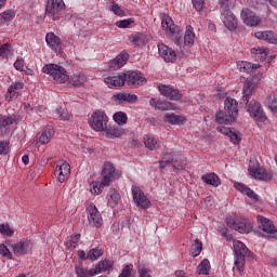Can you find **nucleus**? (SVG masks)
<instances>
[{
    "label": "nucleus",
    "mask_w": 277,
    "mask_h": 277,
    "mask_svg": "<svg viewBox=\"0 0 277 277\" xmlns=\"http://www.w3.org/2000/svg\"><path fill=\"white\" fill-rule=\"evenodd\" d=\"M42 72L45 75H50L55 83H68L70 81V76H68V71L66 68L62 67L57 64H47L42 68Z\"/></svg>",
    "instance_id": "nucleus-1"
},
{
    "label": "nucleus",
    "mask_w": 277,
    "mask_h": 277,
    "mask_svg": "<svg viewBox=\"0 0 277 277\" xmlns=\"http://www.w3.org/2000/svg\"><path fill=\"white\" fill-rule=\"evenodd\" d=\"M160 169L168 168L172 166L173 170H185L187 167V159L182 155H173L171 151L163 154L162 158L159 160Z\"/></svg>",
    "instance_id": "nucleus-2"
},
{
    "label": "nucleus",
    "mask_w": 277,
    "mask_h": 277,
    "mask_svg": "<svg viewBox=\"0 0 277 277\" xmlns=\"http://www.w3.org/2000/svg\"><path fill=\"white\" fill-rule=\"evenodd\" d=\"M235 265L238 272L246 269V259L252 258V252L239 240H234Z\"/></svg>",
    "instance_id": "nucleus-3"
},
{
    "label": "nucleus",
    "mask_w": 277,
    "mask_h": 277,
    "mask_svg": "<svg viewBox=\"0 0 277 277\" xmlns=\"http://www.w3.org/2000/svg\"><path fill=\"white\" fill-rule=\"evenodd\" d=\"M64 0H48L45 8V17L51 21H60L62 12L64 10Z\"/></svg>",
    "instance_id": "nucleus-4"
},
{
    "label": "nucleus",
    "mask_w": 277,
    "mask_h": 277,
    "mask_svg": "<svg viewBox=\"0 0 277 277\" xmlns=\"http://www.w3.org/2000/svg\"><path fill=\"white\" fill-rule=\"evenodd\" d=\"M109 119L107 118V115L103 111H95L92 114L89 124L93 131H100L103 132L105 129H107V122Z\"/></svg>",
    "instance_id": "nucleus-5"
},
{
    "label": "nucleus",
    "mask_w": 277,
    "mask_h": 277,
    "mask_svg": "<svg viewBox=\"0 0 277 277\" xmlns=\"http://www.w3.org/2000/svg\"><path fill=\"white\" fill-rule=\"evenodd\" d=\"M120 171L116 170V167L111 164V162H105L103 170H102V181L103 185H108L111 183V181H116L120 179Z\"/></svg>",
    "instance_id": "nucleus-6"
},
{
    "label": "nucleus",
    "mask_w": 277,
    "mask_h": 277,
    "mask_svg": "<svg viewBox=\"0 0 277 277\" xmlns=\"http://www.w3.org/2000/svg\"><path fill=\"white\" fill-rule=\"evenodd\" d=\"M221 8L223 10V12L221 13V17L225 27L229 31H235V29H237V19L235 18V14L230 12L227 3H223Z\"/></svg>",
    "instance_id": "nucleus-7"
},
{
    "label": "nucleus",
    "mask_w": 277,
    "mask_h": 277,
    "mask_svg": "<svg viewBox=\"0 0 277 277\" xmlns=\"http://www.w3.org/2000/svg\"><path fill=\"white\" fill-rule=\"evenodd\" d=\"M87 212L89 224L95 228H101L103 226V216L101 215V212H98L96 206L94 203H89L87 206Z\"/></svg>",
    "instance_id": "nucleus-8"
},
{
    "label": "nucleus",
    "mask_w": 277,
    "mask_h": 277,
    "mask_svg": "<svg viewBox=\"0 0 277 277\" xmlns=\"http://www.w3.org/2000/svg\"><path fill=\"white\" fill-rule=\"evenodd\" d=\"M258 222H259L260 230L264 232L263 237H276L277 236L276 227L274 226V223L269 219L259 215Z\"/></svg>",
    "instance_id": "nucleus-9"
},
{
    "label": "nucleus",
    "mask_w": 277,
    "mask_h": 277,
    "mask_svg": "<svg viewBox=\"0 0 277 277\" xmlns=\"http://www.w3.org/2000/svg\"><path fill=\"white\" fill-rule=\"evenodd\" d=\"M248 113L250 114L251 118L256 120L258 122H265L267 117L261 107V104L254 100H252L248 106Z\"/></svg>",
    "instance_id": "nucleus-10"
},
{
    "label": "nucleus",
    "mask_w": 277,
    "mask_h": 277,
    "mask_svg": "<svg viewBox=\"0 0 277 277\" xmlns=\"http://www.w3.org/2000/svg\"><path fill=\"white\" fill-rule=\"evenodd\" d=\"M132 196L136 207H141V209L150 207V200L146 198L141 187L132 186Z\"/></svg>",
    "instance_id": "nucleus-11"
},
{
    "label": "nucleus",
    "mask_w": 277,
    "mask_h": 277,
    "mask_svg": "<svg viewBox=\"0 0 277 277\" xmlns=\"http://www.w3.org/2000/svg\"><path fill=\"white\" fill-rule=\"evenodd\" d=\"M126 83L132 85L133 88H140V85H145L146 78L140 71H127Z\"/></svg>",
    "instance_id": "nucleus-12"
},
{
    "label": "nucleus",
    "mask_w": 277,
    "mask_h": 277,
    "mask_svg": "<svg viewBox=\"0 0 277 277\" xmlns=\"http://www.w3.org/2000/svg\"><path fill=\"white\" fill-rule=\"evenodd\" d=\"M241 19L248 27H259L261 25V17L250 9H243L241 12Z\"/></svg>",
    "instance_id": "nucleus-13"
},
{
    "label": "nucleus",
    "mask_w": 277,
    "mask_h": 277,
    "mask_svg": "<svg viewBox=\"0 0 277 277\" xmlns=\"http://www.w3.org/2000/svg\"><path fill=\"white\" fill-rule=\"evenodd\" d=\"M158 53L167 63L174 64L176 62V51L163 43H158Z\"/></svg>",
    "instance_id": "nucleus-14"
},
{
    "label": "nucleus",
    "mask_w": 277,
    "mask_h": 277,
    "mask_svg": "<svg viewBox=\"0 0 277 277\" xmlns=\"http://www.w3.org/2000/svg\"><path fill=\"white\" fill-rule=\"evenodd\" d=\"M158 90L162 96L169 98L170 101H181V98H183L181 92H179L176 89H173L172 85L160 84Z\"/></svg>",
    "instance_id": "nucleus-15"
},
{
    "label": "nucleus",
    "mask_w": 277,
    "mask_h": 277,
    "mask_svg": "<svg viewBox=\"0 0 277 277\" xmlns=\"http://www.w3.org/2000/svg\"><path fill=\"white\" fill-rule=\"evenodd\" d=\"M226 224L229 228H233V230H237V233L243 234V233H250V230H252V227L250 226V224L246 222H241L234 217H227Z\"/></svg>",
    "instance_id": "nucleus-16"
},
{
    "label": "nucleus",
    "mask_w": 277,
    "mask_h": 277,
    "mask_svg": "<svg viewBox=\"0 0 277 277\" xmlns=\"http://www.w3.org/2000/svg\"><path fill=\"white\" fill-rule=\"evenodd\" d=\"M253 92H254V82L252 81V78H245L243 87H242L243 96L240 100V104L248 105V103H250V97L252 96Z\"/></svg>",
    "instance_id": "nucleus-17"
},
{
    "label": "nucleus",
    "mask_w": 277,
    "mask_h": 277,
    "mask_svg": "<svg viewBox=\"0 0 277 277\" xmlns=\"http://www.w3.org/2000/svg\"><path fill=\"white\" fill-rule=\"evenodd\" d=\"M45 42L52 51H55V53H60L62 51V39H60V37L55 36L54 32L47 34Z\"/></svg>",
    "instance_id": "nucleus-18"
},
{
    "label": "nucleus",
    "mask_w": 277,
    "mask_h": 277,
    "mask_svg": "<svg viewBox=\"0 0 277 277\" xmlns=\"http://www.w3.org/2000/svg\"><path fill=\"white\" fill-rule=\"evenodd\" d=\"M31 248H34V245L30 240H21L19 242L12 245V250L14 254H17L19 256L23 254H27V252H29Z\"/></svg>",
    "instance_id": "nucleus-19"
},
{
    "label": "nucleus",
    "mask_w": 277,
    "mask_h": 277,
    "mask_svg": "<svg viewBox=\"0 0 277 277\" xmlns=\"http://www.w3.org/2000/svg\"><path fill=\"white\" fill-rule=\"evenodd\" d=\"M104 81L109 88H122V85L126 83V76L124 74H117L114 76H108Z\"/></svg>",
    "instance_id": "nucleus-20"
},
{
    "label": "nucleus",
    "mask_w": 277,
    "mask_h": 277,
    "mask_svg": "<svg viewBox=\"0 0 277 277\" xmlns=\"http://www.w3.org/2000/svg\"><path fill=\"white\" fill-rule=\"evenodd\" d=\"M161 27L168 36H174V34H176V31H179V27H176V25H174L172 17H170L169 15L162 16Z\"/></svg>",
    "instance_id": "nucleus-21"
},
{
    "label": "nucleus",
    "mask_w": 277,
    "mask_h": 277,
    "mask_svg": "<svg viewBox=\"0 0 277 277\" xmlns=\"http://www.w3.org/2000/svg\"><path fill=\"white\" fill-rule=\"evenodd\" d=\"M58 182L64 183L68 180V176L70 175V164L64 160H60L58 164Z\"/></svg>",
    "instance_id": "nucleus-22"
},
{
    "label": "nucleus",
    "mask_w": 277,
    "mask_h": 277,
    "mask_svg": "<svg viewBox=\"0 0 277 277\" xmlns=\"http://www.w3.org/2000/svg\"><path fill=\"white\" fill-rule=\"evenodd\" d=\"M164 122H167L168 124L183 127L185 122H187V118H185V116L176 115L174 113H168L164 116Z\"/></svg>",
    "instance_id": "nucleus-23"
},
{
    "label": "nucleus",
    "mask_w": 277,
    "mask_h": 277,
    "mask_svg": "<svg viewBox=\"0 0 277 277\" xmlns=\"http://www.w3.org/2000/svg\"><path fill=\"white\" fill-rule=\"evenodd\" d=\"M224 109L226 114H229V116H234L237 118L239 114V104L237 103V100L233 97H227L225 100V106Z\"/></svg>",
    "instance_id": "nucleus-24"
},
{
    "label": "nucleus",
    "mask_w": 277,
    "mask_h": 277,
    "mask_svg": "<svg viewBox=\"0 0 277 277\" xmlns=\"http://www.w3.org/2000/svg\"><path fill=\"white\" fill-rule=\"evenodd\" d=\"M129 60V54L127 52H121L115 60H113L109 63V68H113V70H118L127 64V61Z\"/></svg>",
    "instance_id": "nucleus-25"
},
{
    "label": "nucleus",
    "mask_w": 277,
    "mask_h": 277,
    "mask_svg": "<svg viewBox=\"0 0 277 277\" xmlns=\"http://www.w3.org/2000/svg\"><path fill=\"white\" fill-rule=\"evenodd\" d=\"M104 133L106 137L115 140V137H122L124 135V130L118 126H106Z\"/></svg>",
    "instance_id": "nucleus-26"
},
{
    "label": "nucleus",
    "mask_w": 277,
    "mask_h": 277,
    "mask_svg": "<svg viewBox=\"0 0 277 277\" xmlns=\"http://www.w3.org/2000/svg\"><path fill=\"white\" fill-rule=\"evenodd\" d=\"M215 120L219 124H233V122L237 120V117L229 115L228 113H226V110H220L215 115Z\"/></svg>",
    "instance_id": "nucleus-27"
},
{
    "label": "nucleus",
    "mask_w": 277,
    "mask_h": 277,
    "mask_svg": "<svg viewBox=\"0 0 277 277\" xmlns=\"http://www.w3.org/2000/svg\"><path fill=\"white\" fill-rule=\"evenodd\" d=\"M249 174L258 181H272V173L267 172L265 169H249Z\"/></svg>",
    "instance_id": "nucleus-28"
},
{
    "label": "nucleus",
    "mask_w": 277,
    "mask_h": 277,
    "mask_svg": "<svg viewBox=\"0 0 277 277\" xmlns=\"http://www.w3.org/2000/svg\"><path fill=\"white\" fill-rule=\"evenodd\" d=\"M255 38H258L259 40H265L266 42H269L271 44H277V34H275L272 30L256 31Z\"/></svg>",
    "instance_id": "nucleus-29"
},
{
    "label": "nucleus",
    "mask_w": 277,
    "mask_h": 277,
    "mask_svg": "<svg viewBox=\"0 0 277 277\" xmlns=\"http://www.w3.org/2000/svg\"><path fill=\"white\" fill-rule=\"evenodd\" d=\"M19 120L21 119L16 115H0V129H8V127H12V124H18Z\"/></svg>",
    "instance_id": "nucleus-30"
},
{
    "label": "nucleus",
    "mask_w": 277,
    "mask_h": 277,
    "mask_svg": "<svg viewBox=\"0 0 277 277\" xmlns=\"http://www.w3.org/2000/svg\"><path fill=\"white\" fill-rule=\"evenodd\" d=\"M114 100L117 101V103H136L137 95L122 92L115 94Z\"/></svg>",
    "instance_id": "nucleus-31"
},
{
    "label": "nucleus",
    "mask_w": 277,
    "mask_h": 277,
    "mask_svg": "<svg viewBox=\"0 0 277 277\" xmlns=\"http://www.w3.org/2000/svg\"><path fill=\"white\" fill-rule=\"evenodd\" d=\"M144 144L148 150H157L161 146V142L150 134L144 136Z\"/></svg>",
    "instance_id": "nucleus-32"
},
{
    "label": "nucleus",
    "mask_w": 277,
    "mask_h": 277,
    "mask_svg": "<svg viewBox=\"0 0 277 277\" xmlns=\"http://www.w3.org/2000/svg\"><path fill=\"white\" fill-rule=\"evenodd\" d=\"M201 180L203 183H207V185H212L213 187H220V185H222L220 176L215 173L205 174L201 176Z\"/></svg>",
    "instance_id": "nucleus-33"
},
{
    "label": "nucleus",
    "mask_w": 277,
    "mask_h": 277,
    "mask_svg": "<svg viewBox=\"0 0 277 277\" xmlns=\"http://www.w3.org/2000/svg\"><path fill=\"white\" fill-rule=\"evenodd\" d=\"M88 81V78L84 76V74L77 72L69 78V81H67L68 85H71L72 88L77 85H83Z\"/></svg>",
    "instance_id": "nucleus-34"
},
{
    "label": "nucleus",
    "mask_w": 277,
    "mask_h": 277,
    "mask_svg": "<svg viewBox=\"0 0 277 277\" xmlns=\"http://www.w3.org/2000/svg\"><path fill=\"white\" fill-rule=\"evenodd\" d=\"M53 135H55V129H53L51 126H48L39 137L40 144H49Z\"/></svg>",
    "instance_id": "nucleus-35"
},
{
    "label": "nucleus",
    "mask_w": 277,
    "mask_h": 277,
    "mask_svg": "<svg viewBox=\"0 0 277 277\" xmlns=\"http://www.w3.org/2000/svg\"><path fill=\"white\" fill-rule=\"evenodd\" d=\"M269 53L268 49L265 48H253L251 49V55L260 62H265L267 60V54Z\"/></svg>",
    "instance_id": "nucleus-36"
},
{
    "label": "nucleus",
    "mask_w": 277,
    "mask_h": 277,
    "mask_svg": "<svg viewBox=\"0 0 277 277\" xmlns=\"http://www.w3.org/2000/svg\"><path fill=\"white\" fill-rule=\"evenodd\" d=\"M76 276L77 277H92L98 276L95 268H83L82 266H76Z\"/></svg>",
    "instance_id": "nucleus-37"
},
{
    "label": "nucleus",
    "mask_w": 277,
    "mask_h": 277,
    "mask_svg": "<svg viewBox=\"0 0 277 277\" xmlns=\"http://www.w3.org/2000/svg\"><path fill=\"white\" fill-rule=\"evenodd\" d=\"M195 38H196V34H194V28H192V26H187L184 35L185 47H194Z\"/></svg>",
    "instance_id": "nucleus-38"
},
{
    "label": "nucleus",
    "mask_w": 277,
    "mask_h": 277,
    "mask_svg": "<svg viewBox=\"0 0 277 277\" xmlns=\"http://www.w3.org/2000/svg\"><path fill=\"white\" fill-rule=\"evenodd\" d=\"M118 200H120V193L116 188H110L107 195L108 205L114 208L118 205Z\"/></svg>",
    "instance_id": "nucleus-39"
},
{
    "label": "nucleus",
    "mask_w": 277,
    "mask_h": 277,
    "mask_svg": "<svg viewBox=\"0 0 277 277\" xmlns=\"http://www.w3.org/2000/svg\"><path fill=\"white\" fill-rule=\"evenodd\" d=\"M114 267V261L111 260H104L95 265V272H97V275L107 272V269H111Z\"/></svg>",
    "instance_id": "nucleus-40"
},
{
    "label": "nucleus",
    "mask_w": 277,
    "mask_h": 277,
    "mask_svg": "<svg viewBox=\"0 0 277 277\" xmlns=\"http://www.w3.org/2000/svg\"><path fill=\"white\" fill-rule=\"evenodd\" d=\"M200 252H202V241H200V239H195V241L192 243L189 254L196 258L200 256Z\"/></svg>",
    "instance_id": "nucleus-41"
},
{
    "label": "nucleus",
    "mask_w": 277,
    "mask_h": 277,
    "mask_svg": "<svg viewBox=\"0 0 277 277\" xmlns=\"http://www.w3.org/2000/svg\"><path fill=\"white\" fill-rule=\"evenodd\" d=\"M105 187H109V186L108 185H104L103 181L100 184H98V182H92L90 184V192L94 196H98L100 194H103V189H105Z\"/></svg>",
    "instance_id": "nucleus-42"
},
{
    "label": "nucleus",
    "mask_w": 277,
    "mask_h": 277,
    "mask_svg": "<svg viewBox=\"0 0 277 277\" xmlns=\"http://www.w3.org/2000/svg\"><path fill=\"white\" fill-rule=\"evenodd\" d=\"M209 269H211V263L208 259H205L198 266H197V273L201 275L209 274Z\"/></svg>",
    "instance_id": "nucleus-43"
},
{
    "label": "nucleus",
    "mask_w": 277,
    "mask_h": 277,
    "mask_svg": "<svg viewBox=\"0 0 277 277\" xmlns=\"http://www.w3.org/2000/svg\"><path fill=\"white\" fill-rule=\"evenodd\" d=\"M266 104L273 114H277V98L275 94H271L266 97Z\"/></svg>",
    "instance_id": "nucleus-44"
},
{
    "label": "nucleus",
    "mask_w": 277,
    "mask_h": 277,
    "mask_svg": "<svg viewBox=\"0 0 277 277\" xmlns=\"http://www.w3.org/2000/svg\"><path fill=\"white\" fill-rule=\"evenodd\" d=\"M81 240V234L74 235L69 237L66 241V248L70 250V248H77V245Z\"/></svg>",
    "instance_id": "nucleus-45"
},
{
    "label": "nucleus",
    "mask_w": 277,
    "mask_h": 277,
    "mask_svg": "<svg viewBox=\"0 0 277 277\" xmlns=\"http://www.w3.org/2000/svg\"><path fill=\"white\" fill-rule=\"evenodd\" d=\"M100 256H103V250L98 248L91 249L87 254V259H89V261H96Z\"/></svg>",
    "instance_id": "nucleus-46"
},
{
    "label": "nucleus",
    "mask_w": 277,
    "mask_h": 277,
    "mask_svg": "<svg viewBox=\"0 0 277 277\" xmlns=\"http://www.w3.org/2000/svg\"><path fill=\"white\" fill-rule=\"evenodd\" d=\"M113 118H114L115 122H117V124H119V126L127 124L128 117L122 111L116 113Z\"/></svg>",
    "instance_id": "nucleus-47"
},
{
    "label": "nucleus",
    "mask_w": 277,
    "mask_h": 277,
    "mask_svg": "<svg viewBox=\"0 0 277 277\" xmlns=\"http://www.w3.org/2000/svg\"><path fill=\"white\" fill-rule=\"evenodd\" d=\"M228 137L230 138V142H233V144H239L241 142V134L235 129H232Z\"/></svg>",
    "instance_id": "nucleus-48"
},
{
    "label": "nucleus",
    "mask_w": 277,
    "mask_h": 277,
    "mask_svg": "<svg viewBox=\"0 0 277 277\" xmlns=\"http://www.w3.org/2000/svg\"><path fill=\"white\" fill-rule=\"evenodd\" d=\"M0 233L6 237H12V235H14V230L10 227V224H1Z\"/></svg>",
    "instance_id": "nucleus-49"
},
{
    "label": "nucleus",
    "mask_w": 277,
    "mask_h": 277,
    "mask_svg": "<svg viewBox=\"0 0 277 277\" xmlns=\"http://www.w3.org/2000/svg\"><path fill=\"white\" fill-rule=\"evenodd\" d=\"M16 98H18V91H16L15 89H11V87H9L8 92L5 94V100L6 101H16Z\"/></svg>",
    "instance_id": "nucleus-50"
},
{
    "label": "nucleus",
    "mask_w": 277,
    "mask_h": 277,
    "mask_svg": "<svg viewBox=\"0 0 277 277\" xmlns=\"http://www.w3.org/2000/svg\"><path fill=\"white\" fill-rule=\"evenodd\" d=\"M56 114L61 120H70V113L66 108H58L56 109Z\"/></svg>",
    "instance_id": "nucleus-51"
},
{
    "label": "nucleus",
    "mask_w": 277,
    "mask_h": 277,
    "mask_svg": "<svg viewBox=\"0 0 277 277\" xmlns=\"http://www.w3.org/2000/svg\"><path fill=\"white\" fill-rule=\"evenodd\" d=\"M110 11L114 12V14H116V16H124V11L121 10L120 5H118V3H116V2H111Z\"/></svg>",
    "instance_id": "nucleus-52"
},
{
    "label": "nucleus",
    "mask_w": 277,
    "mask_h": 277,
    "mask_svg": "<svg viewBox=\"0 0 277 277\" xmlns=\"http://www.w3.org/2000/svg\"><path fill=\"white\" fill-rule=\"evenodd\" d=\"M219 233L220 235H222V237H224L226 239V241H233V235H230L228 233V228L222 226V227H219Z\"/></svg>",
    "instance_id": "nucleus-53"
},
{
    "label": "nucleus",
    "mask_w": 277,
    "mask_h": 277,
    "mask_svg": "<svg viewBox=\"0 0 277 277\" xmlns=\"http://www.w3.org/2000/svg\"><path fill=\"white\" fill-rule=\"evenodd\" d=\"M10 49H12V45L10 43H4L0 48V57H8V55H10Z\"/></svg>",
    "instance_id": "nucleus-54"
},
{
    "label": "nucleus",
    "mask_w": 277,
    "mask_h": 277,
    "mask_svg": "<svg viewBox=\"0 0 277 277\" xmlns=\"http://www.w3.org/2000/svg\"><path fill=\"white\" fill-rule=\"evenodd\" d=\"M133 19L128 18V19H121L116 22V26L119 27L120 29H127V27H129V25H132Z\"/></svg>",
    "instance_id": "nucleus-55"
},
{
    "label": "nucleus",
    "mask_w": 277,
    "mask_h": 277,
    "mask_svg": "<svg viewBox=\"0 0 277 277\" xmlns=\"http://www.w3.org/2000/svg\"><path fill=\"white\" fill-rule=\"evenodd\" d=\"M14 68L19 70V72H23L25 70V60H23V57H17L14 63Z\"/></svg>",
    "instance_id": "nucleus-56"
},
{
    "label": "nucleus",
    "mask_w": 277,
    "mask_h": 277,
    "mask_svg": "<svg viewBox=\"0 0 277 277\" xmlns=\"http://www.w3.org/2000/svg\"><path fill=\"white\" fill-rule=\"evenodd\" d=\"M156 109H160L161 111H168V109H170V102L158 100V106Z\"/></svg>",
    "instance_id": "nucleus-57"
},
{
    "label": "nucleus",
    "mask_w": 277,
    "mask_h": 277,
    "mask_svg": "<svg viewBox=\"0 0 277 277\" xmlns=\"http://www.w3.org/2000/svg\"><path fill=\"white\" fill-rule=\"evenodd\" d=\"M192 1L195 10H197V12H202L205 8V0H192Z\"/></svg>",
    "instance_id": "nucleus-58"
},
{
    "label": "nucleus",
    "mask_w": 277,
    "mask_h": 277,
    "mask_svg": "<svg viewBox=\"0 0 277 277\" xmlns=\"http://www.w3.org/2000/svg\"><path fill=\"white\" fill-rule=\"evenodd\" d=\"M10 153V143L0 142V155H8Z\"/></svg>",
    "instance_id": "nucleus-59"
},
{
    "label": "nucleus",
    "mask_w": 277,
    "mask_h": 277,
    "mask_svg": "<svg viewBox=\"0 0 277 277\" xmlns=\"http://www.w3.org/2000/svg\"><path fill=\"white\" fill-rule=\"evenodd\" d=\"M243 194L251 198L252 200H254L255 202H259V195L254 194V190H252L251 188L247 187Z\"/></svg>",
    "instance_id": "nucleus-60"
},
{
    "label": "nucleus",
    "mask_w": 277,
    "mask_h": 277,
    "mask_svg": "<svg viewBox=\"0 0 277 277\" xmlns=\"http://www.w3.org/2000/svg\"><path fill=\"white\" fill-rule=\"evenodd\" d=\"M0 254L6 256V259H12V252H10V249L5 245H0Z\"/></svg>",
    "instance_id": "nucleus-61"
},
{
    "label": "nucleus",
    "mask_w": 277,
    "mask_h": 277,
    "mask_svg": "<svg viewBox=\"0 0 277 277\" xmlns=\"http://www.w3.org/2000/svg\"><path fill=\"white\" fill-rule=\"evenodd\" d=\"M2 17L4 18L5 23H10V21H12V18H14V11H12V10L4 11L2 13Z\"/></svg>",
    "instance_id": "nucleus-62"
},
{
    "label": "nucleus",
    "mask_w": 277,
    "mask_h": 277,
    "mask_svg": "<svg viewBox=\"0 0 277 277\" xmlns=\"http://www.w3.org/2000/svg\"><path fill=\"white\" fill-rule=\"evenodd\" d=\"M238 68L240 72H246V70H250V68H252V65L247 62H241L238 64Z\"/></svg>",
    "instance_id": "nucleus-63"
},
{
    "label": "nucleus",
    "mask_w": 277,
    "mask_h": 277,
    "mask_svg": "<svg viewBox=\"0 0 277 277\" xmlns=\"http://www.w3.org/2000/svg\"><path fill=\"white\" fill-rule=\"evenodd\" d=\"M140 277H150V274H148V269L145 267H142L138 269Z\"/></svg>",
    "instance_id": "nucleus-64"
}]
</instances>
